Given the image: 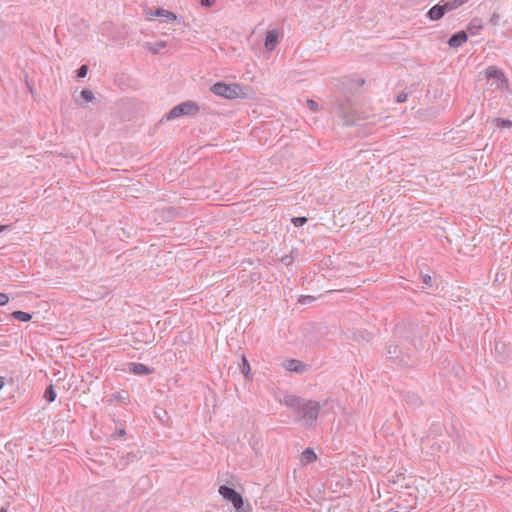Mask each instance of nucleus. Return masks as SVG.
<instances>
[{
	"label": "nucleus",
	"instance_id": "obj_1",
	"mask_svg": "<svg viewBox=\"0 0 512 512\" xmlns=\"http://www.w3.org/2000/svg\"><path fill=\"white\" fill-rule=\"evenodd\" d=\"M284 404L297 414V421L303 420L308 426L315 424L321 410L318 401L307 400L295 395H287Z\"/></svg>",
	"mask_w": 512,
	"mask_h": 512
},
{
	"label": "nucleus",
	"instance_id": "obj_2",
	"mask_svg": "<svg viewBox=\"0 0 512 512\" xmlns=\"http://www.w3.org/2000/svg\"><path fill=\"white\" fill-rule=\"evenodd\" d=\"M211 91L215 95L226 99L244 97L242 86L236 83L227 84L225 82H217L211 86Z\"/></svg>",
	"mask_w": 512,
	"mask_h": 512
},
{
	"label": "nucleus",
	"instance_id": "obj_3",
	"mask_svg": "<svg viewBox=\"0 0 512 512\" xmlns=\"http://www.w3.org/2000/svg\"><path fill=\"white\" fill-rule=\"evenodd\" d=\"M199 105L194 101H185L173 107L162 118L163 120H173L182 116H195L199 113Z\"/></svg>",
	"mask_w": 512,
	"mask_h": 512
},
{
	"label": "nucleus",
	"instance_id": "obj_4",
	"mask_svg": "<svg viewBox=\"0 0 512 512\" xmlns=\"http://www.w3.org/2000/svg\"><path fill=\"white\" fill-rule=\"evenodd\" d=\"M485 76L488 79H493L494 82L489 85L494 90L505 92L509 90V81L501 69L496 66H488L485 70Z\"/></svg>",
	"mask_w": 512,
	"mask_h": 512
},
{
	"label": "nucleus",
	"instance_id": "obj_5",
	"mask_svg": "<svg viewBox=\"0 0 512 512\" xmlns=\"http://www.w3.org/2000/svg\"><path fill=\"white\" fill-rule=\"evenodd\" d=\"M334 113L344 120L345 125L353 124L352 106L348 100H338L334 106Z\"/></svg>",
	"mask_w": 512,
	"mask_h": 512
},
{
	"label": "nucleus",
	"instance_id": "obj_6",
	"mask_svg": "<svg viewBox=\"0 0 512 512\" xmlns=\"http://www.w3.org/2000/svg\"><path fill=\"white\" fill-rule=\"evenodd\" d=\"M387 357L391 360H395L400 364L407 365L408 362L405 360V357L402 354V351L399 349V346L396 344H389L387 346Z\"/></svg>",
	"mask_w": 512,
	"mask_h": 512
},
{
	"label": "nucleus",
	"instance_id": "obj_7",
	"mask_svg": "<svg viewBox=\"0 0 512 512\" xmlns=\"http://www.w3.org/2000/svg\"><path fill=\"white\" fill-rule=\"evenodd\" d=\"M279 42V32L276 29L269 30L265 37L264 47L267 51H273Z\"/></svg>",
	"mask_w": 512,
	"mask_h": 512
},
{
	"label": "nucleus",
	"instance_id": "obj_8",
	"mask_svg": "<svg viewBox=\"0 0 512 512\" xmlns=\"http://www.w3.org/2000/svg\"><path fill=\"white\" fill-rule=\"evenodd\" d=\"M468 40L467 32L464 30L454 33L448 40V45L452 48H458Z\"/></svg>",
	"mask_w": 512,
	"mask_h": 512
},
{
	"label": "nucleus",
	"instance_id": "obj_9",
	"mask_svg": "<svg viewBox=\"0 0 512 512\" xmlns=\"http://www.w3.org/2000/svg\"><path fill=\"white\" fill-rule=\"evenodd\" d=\"M446 10H445V7L443 4L441 3H438V4H435L434 6H432L428 12H427V17L431 20V21H438L440 20L441 18H443V16L446 14Z\"/></svg>",
	"mask_w": 512,
	"mask_h": 512
},
{
	"label": "nucleus",
	"instance_id": "obj_10",
	"mask_svg": "<svg viewBox=\"0 0 512 512\" xmlns=\"http://www.w3.org/2000/svg\"><path fill=\"white\" fill-rule=\"evenodd\" d=\"M283 365L286 370H288L290 372H296L299 374L306 371V368H307V366L303 362H301L300 360H297V359L287 360L284 362Z\"/></svg>",
	"mask_w": 512,
	"mask_h": 512
},
{
	"label": "nucleus",
	"instance_id": "obj_11",
	"mask_svg": "<svg viewBox=\"0 0 512 512\" xmlns=\"http://www.w3.org/2000/svg\"><path fill=\"white\" fill-rule=\"evenodd\" d=\"M129 371L135 375H148L153 372V369L142 363H129Z\"/></svg>",
	"mask_w": 512,
	"mask_h": 512
},
{
	"label": "nucleus",
	"instance_id": "obj_12",
	"mask_svg": "<svg viewBox=\"0 0 512 512\" xmlns=\"http://www.w3.org/2000/svg\"><path fill=\"white\" fill-rule=\"evenodd\" d=\"M317 459V455L312 448H306L301 454L302 464H310Z\"/></svg>",
	"mask_w": 512,
	"mask_h": 512
},
{
	"label": "nucleus",
	"instance_id": "obj_13",
	"mask_svg": "<svg viewBox=\"0 0 512 512\" xmlns=\"http://www.w3.org/2000/svg\"><path fill=\"white\" fill-rule=\"evenodd\" d=\"M483 28L482 22L480 19L474 18L467 26V31L471 35H476Z\"/></svg>",
	"mask_w": 512,
	"mask_h": 512
},
{
	"label": "nucleus",
	"instance_id": "obj_14",
	"mask_svg": "<svg viewBox=\"0 0 512 512\" xmlns=\"http://www.w3.org/2000/svg\"><path fill=\"white\" fill-rule=\"evenodd\" d=\"M466 2H468V0H448L443 5L445 7L446 12H450L452 10L457 9Z\"/></svg>",
	"mask_w": 512,
	"mask_h": 512
},
{
	"label": "nucleus",
	"instance_id": "obj_15",
	"mask_svg": "<svg viewBox=\"0 0 512 512\" xmlns=\"http://www.w3.org/2000/svg\"><path fill=\"white\" fill-rule=\"evenodd\" d=\"M166 45L167 44L165 41H157L154 44L146 43L148 50L152 54H158L162 49H164L166 47Z\"/></svg>",
	"mask_w": 512,
	"mask_h": 512
},
{
	"label": "nucleus",
	"instance_id": "obj_16",
	"mask_svg": "<svg viewBox=\"0 0 512 512\" xmlns=\"http://www.w3.org/2000/svg\"><path fill=\"white\" fill-rule=\"evenodd\" d=\"M11 316L14 319H17V320L22 321V322H27V321H30L32 319V315L31 314H29L27 312H24V311H20V310L12 312Z\"/></svg>",
	"mask_w": 512,
	"mask_h": 512
},
{
	"label": "nucleus",
	"instance_id": "obj_17",
	"mask_svg": "<svg viewBox=\"0 0 512 512\" xmlns=\"http://www.w3.org/2000/svg\"><path fill=\"white\" fill-rule=\"evenodd\" d=\"M56 392L54 390V387L53 385H49L45 392H44V398L48 401V402H53L55 401L56 399Z\"/></svg>",
	"mask_w": 512,
	"mask_h": 512
},
{
	"label": "nucleus",
	"instance_id": "obj_18",
	"mask_svg": "<svg viewBox=\"0 0 512 512\" xmlns=\"http://www.w3.org/2000/svg\"><path fill=\"white\" fill-rule=\"evenodd\" d=\"M493 122L499 128H512V121L508 119L496 118Z\"/></svg>",
	"mask_w": 512,
	"mask_h": 512
},
{
	"label": "nucleus",
	"instance_id": "obj_19",
	"mask_svg": "<svg viewBox=\"0 0 512 512\" xmlns=\"http://www.w3.org/2000/svg\"><path fill=\"white\" fill-rule=\"evenodd\" d=\"M88 73V66L87 65H81L77 70H76V77L81 79V78H84L86 77Z\"/></svg>",
	"mask_w": 512,
	"mask_h": 512
},
{
	"label": "nucleus",
	"instance_id": "obj_20",
	"mask_svg": "<svg viewBox=\"0 0 512 512\" xmlns=\"http://www.w3.org/2000/svg\"><path fill=\"white\" fill-rule=\"evenodd\" d=\"M81 97L86 101V102H91L93 99H94V94L91 90H88V89H83L81 91Z\"/></svg>",
	"mask_w": 512,
	"mask_h": 512
},
{
	"label": "nucleus",
	"instance_id": "obj_21",
	"mask_svg": "<svg viewBox=\"0 0 512 512\" xmlns=\"http://www.w3.org/2000/svg\"><path fill=\"white\" fill-rule=\"evenodd\" d=\"M241 371L244 375L248 376L249 372H250V365H249V362L248 360L243 356L242 357V366H241Z\"/></svg>",
	"mask_w": 512,
	"mask_h": 512
},
{
	"label": "nucleus",
	"instance_id": "obj_22",
	"mask_svg": "<svg viewBox=\"0 0 512 512\" xmlns=\"http://www.w3.org/2000/svg\"><path fill=\"white\" fill-rule=\"evenodd\" d=\"M306 104L309 110L312 112H317L319 109L318 103L312 99H307Z\"/></svg>",
	"mask_w": 512,
	"mask_h": 512
},
{
	"label": "nucleus",
	"instance_id": "obj_23",
	"mask_svg": "<svg viewBox=\"0 0 512 512\" xmlns=\"http://www.w3.org/2000/svg\"><path fill=\"white\" fill-rule=\"evenodd\" d=\"M291 221L295 226H302L307 222V218L306 217H294V218H292Z\"/></svg>",
	"mask_w": 512,
	"mask_h": 512
},
{
	"label": "nucleus",
	"instance_id": "obj_24",
	"mask_svg": "<svg viewBox=\"0 0 512 512\" xmlns=\"http://www.w3.org/2000/svg\"><path fill=\"white\" fill-rule=\"evenodd\" d=\"M165 9L163 8H157L156 10L154 11H150V15L151 16H155V17H164L165 15Z\"/></svg>",
	"mask_w": 512,
	"mask_h": 512
},
{
	"label": "nucleus",
	"instance_id": "obj_25",
	"mask_svg": "<svg viewBox=\"0 0 512 512\" xmlns=\"http://www.w3.org/2000/svg\"><path fill=\"white\" fill-rule=\"evenodd\" d=\"M9 302V297L6 293L0 292V306H3Z\"/></svg>",
	"mask_w": 512,
	"mask_h": 512
},
{
	"label": "nucleus",
	"instance_id": "obj_26",
	"mask_svg": "<svg viewBox=\"0 0 512 512\" xmlns=\"http://www.w3.org/2000/svg\"><path fill=\"white\" fill-rule=\"evenodd\" d=\"M407 97H408V96H407V94H406V93L401 92V93H399V94L397 95V97H396V102H397V103H403V102H405V101L407 100Z\"/></svg>",
	"mask_w": 512,
	"mask_h": 512
},
{
	"label": "nucleus",
	"instance_id": "obj_27",
	"mask_svg": "<svg viewBox=\"0 0 512 512\" xmlns=\"http://www.w3.org/2000/svg\"><path fill=\"white\" fill-rule=\"evenodd\" d=\"M422 280H423V283H424L427 287H431V286H432V278H431V276H429V275H424V276H422Z\"/></svg>",
	"mask_w": 512,
	"mask_h": 512
},
{
	"label": "nucleus",
	"instance_id": "obj_28",
	"mask_svg": "<svg viewBox=\"0 0 512 512\" xmlns=\"http://www.w3.org/2000/svg\"><path fill=\"white\" fill-rule=\"evenodd\" d=\"M164 17L168 18L169 20H172V21H175L177 19V16L173 13V12H170V11H165V15Z\"/></svg>",
	"mask_w": 512,
	"mask_h": 512
},
{
	"label": "nucleus",
	"instance_id": "obj_29",
	"mask_svg": "<svg viewBox=\"0 0 512 512\" xmlns=\"http://www.w3.org/2000/svg\"><path fill=\"white\" fill-rule=\"evenodd\" d=\"M200 3L204 7H210L215 3V0H201Z\"/></svg>",
	"mask_w": 512,
	"mask_h": 512
},
{
	"label": "nucleus",
	"instance_id": "obj_30",
	"mask_svg": "<svg viewBox=\"0 0 512 512\" xmlns=\"http://www.w3.org/2000/svg\"><path fill=\"white\" fill-rule=\"evenodd\" d=\"M128 461H136L138 459V456L136 453L131 452L127 454Z\"/></svg>",
	"mask_w": 512,
	"mask_h": 512
},
{
	"label": "nucleus",
	"instance_id": "obj_31",
	"mask_svg": "<svg viewBox=\"0 0 512 512\" xmlns=\"http://www.w3.org/2000/svg\"><path fill=\"white\" fill-rule=\"evenodd\" d=\"M418 401H419V399L415 396H411L407 399L408 403L415 404V405L418 403Z\"/></svg>",
	"mask_w": 512,
	"mask_h": 512
},
{
	"label": "nucleus",
	"instance_id": "obj_32",
	"mask_svg": "<svg viewBox=\"0 0 512 512\" xmlns=\"http://www.w3.org/2000/svg\"><path fill=\"white\" fill-rule=\"evenodd\" d=\"M282 261H283L285 264L289 265V264L292 262V258H291V257H289V256H285V257H283V258H282Z\"/></svg>",
	"mask_w": 512,
	"mask_h": 512
},
{
	"label": "nucleus",
	"instance_id": "obj_33",
	"mask_svg": "<svg viewBox=\"0 0 512 512\" xmlns=\"http://www.w3.org/2000/svg\"><path fill=\"white\" fill-rule=\"evenodd\" d=\"M312 300H314V297H312V296H307V297H305L303 300H300V302H302V303H306V302H311Z\"/></svg>",
	"mask_w": 512,
	"mask_h": 512
},
{
	"label": "nucleus",
	"instance_id": "obj_34",
	"mask_svg": "<svg viewBox=\"0 0 512 512\" xmlns=\"http://www.w3.org/2000/svg\"><path fill=\"white\" fill-rule=\"evenodd\" d=\"M498 19H499V16H498V15H496V14H494V15L492 16V18H491V22H492L493 24H497Z\"/></svg>",
	"mask_w": 512,
	"mask_h": 512
},
{
	"label": "nucleus",
	"instance_id": "obj_35",
	"mask_svg": "<svg viewBox=\"0 0 512 512\" xmlns=\"http://www.w3.org/2000/svg\"><path fill=\"white\" fill-rule=\"evenodd\" d=\"M10 228V225H0V233L8 230Z\"/></svg>",
	"mask_w": 512,
	"mask_h": 512
},
{
	"label": "nucleus",
	"instance_id": "obj_36",
	"mask_svg": "<svg viewBox=\"0 0 512 512\" xmlns=\"http://www.w3.org/2000/svg\"><path fill=\"white\" fill-rule=\"evenodd\" d=\"M118 436L122 437L126 434L125 430L124 429H120L118 432H117Z\"/></svg>",
	"mask_w": 512,
	"mask_h": 512
},
{
	"label": "nucleus",
	"instance_id": "obj_37",
	"mask_svg": "<svg viewBox=\"0 0 512 512\" xmlns=\"http://www.w3.org/2000/svg\"><path fill=\"white\" fill-rule=\"evenodd\" d=\"M3 386H4V377L0 376V390L3 388Z\"/></svg>",
	"mask_w": 512,
	"mask_h": 512
},
{
	"label": "nucleus",
	"instance_id": "obj_38",
	"mask_svg": "<svg viewBox=\"0 0 512 512\" xmlns=\"http://www.w3.org/2000/svg\"><path fill=\"white\" fill-rule=\"evenodd\" d=\"M364 83H365V80H364V79H361V80L359 81L358 85H359V86H362V85H364Z\"/></svg>",
	"mask_w": 512,
	"mask_h": 512
},
{
	"label": "nucleus",
	"instance_id": "obj_39",
	"mask_svg": "<svg viewBox=\"0 0 512 512\" xmlns=\"http://www.w3.org/2000/svg\"><path fill=\"white\" fill-rule=\"evenodd\" d=\"M0 512H7V509H6V508H4V507H2V508L0 509Z\"/></svg>",
	"mask_w": 512,
	"mask_h": 512
}]
</instances>
